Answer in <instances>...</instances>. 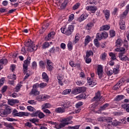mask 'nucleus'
I'll list each match as a JSON object with an SVG mask.
<instances>
[{
  "label": "nucleus",
  "mask_w": 129,
  "mask_h": 129,
  "mask_svg": "<svg viewBox=\"0 0 129 129\" xmlns=\"http://www.w3.org/2000/svg\"><path fill=\"white\" fill-rule=\"evenodd\" d=\"M109 104L106 103L103 106L101 107V110H104L106 109L107 107H108Z\"/></svg>",
  "instance_id": "nucleus-60"
},
{
  "label": "nucleus",
  "mask_w": 129,
  "mask_h": 129,
  "mask_svg": "<svg viewBox=\"0 0 129 129\" xmlns=\"http://www.w3.org/2000/svg\"><path fill=\"white\" fill-rule=\"evenodd\" d=\"M106 74L108 76H111V75H112V74H113V71L111 70H107Z\"/></svg>",
  "instance_id": "nucleus-53"
},
{
  "label": "nucleus",
  "mask_w": 129,
  "mask_h": 129,
  "mask_svg": "<svg viewBox=\"0 0 129 129\" xmlns=\"http://www.w3.org/2000/svg\"><path fill=\"white\" fill-rule=\"evenodd\" d=\"M107 56V54H106V53L104 52L101 54L100 56V58L101 59V60H103V61H104V60L106 59Z\"/></svg>",
  "instance_id": "nucleus-40"
},
{
  "label": "nucleus",
  "mask_w": 129,
  "mask_h": 129,
  "mask_svg": "<svg viewBox=\"0 0 129 129\" xmlns=\"http://www.w3.org/2000/svg\"><path fill=\"white\" fill-rule=\"evenodd\" d=\"M38 117H39V118H43V117H45V114H44L43 112L40 111L39 112V113L38 114Z\"/></svg>",
  "instance_id": "nucleus-63"
},
{
  "label": "nucleus",
  "mask_w": 129,
  "mask_h": 129,
  "mask_svg": "<svg viewBox=\"0 0 129 129\" xmlns=\"http://www.w3.org/2000/svg\"><path fill=\"white\" fill-rule=\"evenodd\" d=\"M108 37V34L106 32H103L102 33H97L96 38L98 40H102V39H106Z\"/></svg>",
  "instance_id": "nucleus-6"
},
{
  "label": "nucleus",
  "mask_w": 129,
  "mask_h": 129,
  "mask_svg": "<svg viewBox=\"0 0 129 129\" xmlns=\"http://www.w3.org/2000/svg\"><path fill=\"white\" fill-rule=\"evenodd\" d=\"M100 99H101L100 92L98 91L97 93H96L95 96L92 99V101H100Z\"/></svg>",
  "instance_id": "nucleus-14"
},
{
  "label": "nucleus",
  "mask_w": 129,
  "mask_h": 129,
  "mask_svg": "<svg viewBox=\"0 0 129 129\" xmlns=\"http://www.w3.org/2000/svg\"><path fill=\"white\" fill-rule=\"evenodd\" d=\"M46 98H47V96L45 95H40L36 97V99L40 101L41 100H46Z\"/></svg>",
  "instance_id": "nucleus-22"
},
{
  "label": "nucleus",
  "mask_w": 129,
  "mask_h": 129,
  "mask_svg": "<svg viewBox=\"0 0 129 129\" xmlns=\"http://www.w3.org/2000/svg\"><path fill=\"white\" fill-rule=\"evenodd\" d=\"M69 64L71 67H80V64H76L74 63V61H70Z\"/></svg>",
  "instance_id": "nucleus-33"
},
{
  "label": "nucleus",
  "mask_w": 129,
  "mask_h": 129,
  "mask_svg": "<svg viewBox=\"0 0 129 129\" xmlns=\"http://www.w3.org/2000/svg\"><path fill=\"white\" fill-rule=\"evenodd\" d=\"M10 113H11V109H6L1 112L0 115L1 116L6 117V116H8V114H10Z\"/></svg>",
  "instance_id": "nucleus-9"
},
{
  "label": "nucleus",
  "mask_w": 129,
  "mask_h": 129,
  "mask_svg": "<svg viewBox=\"0 0 129 129\" xmlns=\"http://www.w3.org/2000/svg\"><path fill=\"white\" fill-rule=\"evenodd\" d=\"M8 79H14V80H16L17 79V77L15 76V75H9L8 76Z\"/></svg>",
  "instance_id": "nucleus-46"
},
{
  "label": "nucleus",
  "mask_w": 129,
  "mask_h": 129,
  "mask_svg": "<svg viewBox=\"0 0 129 129\" xmlns=\"http://www.w3.org/2000/svg\"><path fill=\"white\" fill-rule=\"evenodd\" d=\"M53 65L54 63H53L51 60H47V68L49 71H52Z\"/></svg>",
  "instance_id": "nucleus-11"
},
{
  "label": "nucleus",
  "mask_w": 129,
  "mask_h": 129,
  "mask_svg": "<svg viewBox=\"0 0 129 129\" xmlns=\"http://www.w3.org/2000/svg\"><path fill=\"white\" fill-rule=\"evenodd\" d=\"M124 82V80L123 79L120 80V81L114 86V90H117V89H118V88L123 84Z\"/></svg>",
  "instance_id": "nucleus-10"
},
{
  "label": "nucleus",
  "mask_w": 129,
  "mask_h": 129,
  "mask_svg": "<svg viewBox=\"0 0 129 129\" xmlns=\"http://www.w3.org/2000/svg\"><path fill=\"white\" fill-rule=\"evenodd\" d=\"M30 115V113L26 112H21L20 117L22 116H29Z\"/></svg>",
  "instance_id": "nucleus-47"
},
{
  "label": "nucleus",
  "mask_w": 129,
  "mask_h": 129,
  "mask_svg": "<svg viewBox=\"0 0 129 129\" xmlns=\"http://www.w3.org/2000/svg\"><path fill=\"white\" fill-rule=\"evenodd\" d=\"M88 17V15L87 14H83L78 19V22H80V23H81V22H83L84 20H86Z\"/></svg>",
  "instance_id": "nucleus-15"
},
{
  "label": "nucleus",
  "mask_w": 129,
  "mask_h": 129,
  "mask_svg": "<svg viewBox=\"0 0 129 129\" xmlns=\"http://www.w3.org/2000/svg\"><path fill=\"white\" fill-rule=\"evenodd\" d=\"M119 24L121 30H124L125 29V22L124 21L120 20Z\"/></svg>",
  "instance_id": "nucleus-23"
},
{
  "label": "nucleus",
  "mask_w": 129,
  "mask_h": 129,
  "mask_svg": "<svg viewBox=\"0 0 129 129\" xmlns=\"http://www.w3.org/2000/svg\"><path fill=\"white\" fill-rule=\"evenodd\" d=\"M49 46H50V44H49L48 42H46L43 44L42 48L43 49H46V48H48Z\"/></svg>",
  "instance_id": "nucleus-49"
},
{
  "label": "nucleus",
  "mask_w": 129,
  "mask_h": 129,
  "mask_svg": "<svg viewBox=\"0 0 129 129\" xmlns=\"http://www.w3.org/2000/svg\"><path fill=\"white\" fill-rule=\"evenodd\" d=\"M47 86V84L46 83H41L39 84V87L40 88H44Z\"/></svg>",
  "instance_id": "nucleus-62"
},
{
  "label": "nucleus",
  "mask_w": 129,
  "mask_h": 129,
  "mask_svg": "<svg viewBox=\"0 0 129 129\" xmlns=\"http://www.w3.org/2000/svg\"><path fill=\"white\" fill-rule=\"evenodd\" d=\"M128 13V10H125L123 14L121 15V18L122 19H123L124 18H125V17H126V15H127V14Z\"/></svg>",
  "instance_id": "nucleus-50"
},
{
  "label": "nucleus",
  "mask_w": 129,
  "mask_h": 129,
  "mask_svg": "<svg viewBox=\"0 0 129 129\" xmlns=\"http://www.w3.org/2000/svg\"><path fill=\"white\" fill-rule=\"evenodd\" d=\"M77 98H78V99H85V98H86V95H85V94H81L77 96Z\"/></svg>",
  "instance_id": "nucleus-36"
},
{
  "label": "nucleus",
  "mask_w": 129,
  "mask_h": 129,
  "mask_svg": "<svg viewBox=\"0 0 129 129\" xmlns=\"http://www.w3.org/2000/svg\"><path fill=\"white\" fill-rule=\"evenodd\" d=\"M110 28L109 26L105 25L101 27V31H107L108 30H109Z\"/></svg>",
  "instance_id": "nucleus-34"
},
{
  "label": "nucleus",
  "mask_w": 129,
  "mask_h": 129,
  "mask_svg": "<svg viewBox=\"0 0 129 129\" xmlns=\"http://www.w3.org/2000/svg\"><path fill=\"white\" fill-rule=\"evenodd\" d=\"M5 125L7 127H9V128H12V129L14 128V127L13 126V124L12 123H5Z\"/></svg>",
  "instance_id": "nucleus-52"
},
{
  "label": "nucleus",
  "mask_w": 129,
  "mask_h": 129,
  "mask_svg": "<svg viewBox=\"0 0 129 129\" xmlns=\"http://www.w3.org/2000/svg\"><path fill=\"white\" fill-rule=\"evenodd\" d=\"M94 44L96 47H99V42H98V39L96 38L94 40Z\"/></svg>",
  "instance_id": "nucleus-48"
},
{
  "label": "nucleus",
  "mask_w": 129,
  "mask_h": 129,
  "mask_svg": "<svg viewBox=\"0 0 129 129\" xmlns=\"http://www.w3.org/2000/svg\"><path fill=\"white\" fill-rule=\"evenodd\" d=\"M74 20V14H71L69 17V22H72Z\"/></svg>",
  "instance_id": "nucleus-55"
},
{
  "label": "nucleus",
  "mask_w": 129,
  "mask_h": 129,
  "mask_svg": "<svg viewBox=\"0 0 129 129\" xmlns=\"http://www.w3.org/2000/svg\"><path fill=\"white\" fill-rule=\"evenodd\" d=\"M31 63V57L28 56L26 60L24 61L23 64V70L24 72H27V70H28V66Z\"/></svg>",
  "instance_id": "nucleus-5"
},
{
  "label": "nucleus",
  "mask_w": 129,
  "mask_h": 129,
  "mask_svg": "<svg viewBox=\"0 0 129 129\" xmlns=\"http://www.w3.org/2000/svg\"><path fill=\"white\" fill-rule=\"evenodd\" d=\"M55 111L57 113H64L65 112V109L62 107H58L56 108Z\"/></svg>",
  "instance_id": "nucleus-25"
},
{
  "label": "nucleus",
  "mask_w": 129,
  "mask_h": 129,
  "mask_svg": "<svg viewBox=\"0 0 129 129\" xmlns=\"http://www.w3.org/2000/svg\"><path fill=\"white\" fill-rule=\"evenodd\" d=\"M97 72L99 78H101L102 77V73H103L102 66L100 64L98 66Z\"/></svg>",
  "instance_id": "nucleus-12"
},
{
  "label": "nucleus",
  "mask_w": 129,
  "mask_h": 129,
  "mask_svg": "<svg viewBox=\"0 0 129 129\" xmlns=\"http://www.w3.org/2000/svg\"><path fill=\"white\" fill-rule=\"evenodd\" d=\"M76 83L77 85H78L79 86H81L85 83V81H83L82 82H81V81H77Z\"/></svg>",
  "instance_id": "nucleus-41"
},
{
  "label": "nucleus",
  "mask_w": 129,
  "mask_h": 129,
  "mask_svg": "<svg viewBox=\"0 0 129 129\" xmlns=\"http://www.w3.org/2000/svg\"><path fill=\"white\" fill-rule=\"evenodd\" d=\"M121 107H122V108H124V109H126V111H127V112H129V104H122L121 105Z\"/></svg>",
  "instance_id": "nucleus-35"
},
{
  "label": "nucleus",
  "mask_w": 129,
  "mask_h": 129,
  "mask_svg": "<svg viewBox=\"0 0 129 129\" xmlns=\"http://www.w3.org/2000/svg\"><path fill=\"white\" fill-rule=\"evenodd\" d=\"M20 101L18 99H9L8 100V104L9 105H15L16 103H19Z\"/></svg>",
  "instance_id": "nucleus-17"
},
{
  "label": "nucleus",
  "mask_w": 129,
  "mask_h": 129,
  "mask_svg": "<svg viewBox=\"0 0 129 129\" xmlns=\"http://www.w3.org/2000/svg\"><path fill=\"white\" fill-rule=\"evenodd\" d=\"M27 108L28 110H29V111H31V112H35V111H36V109H35V108H34L31 106H28L27 107Z\"/></svg>",
  "instance_id": "nucleus-39"
},
{
  "label": "nucleus",
  "mask_w": 129,
  "mask_h": 129,
  "mask_svg": "<svg viewBox=\"0 0 129 129\" xmlns=\"http://www.w3.org/2000/svg\"><path fill=\"white\" fill-rule=\"evenodd\" d=\"M48 27H49V23H47L46 25H43L42 28V32L40 30V33H41V34L44 33V32L46 31V29H47Z\"/></svg>",
  "instance_id": "nucleus-31"
},
{
  "label": "nucleus",
  "mask_w": 129,
  "mask_h": 129,
  "mask_svg": "<svg viewBox=\"0 0 129 129\" xmlns=\"http://www.w3.org/2000/svg\"><path fill=\"white\" fill-rule=\"evenodd\" d=\"M74 30V27L73 26V25H69L68 29L66 30L65 31V34L67 35V36H70V35H71L72 34Z\"/></svg>",
  "instance_id": "nucleus-8"
},
{
  "label": "nucleus",
  "mask_w": 129,
  "mask_h": 129,
  "mask_svg": "<svg viewBox=\"0 0 129 129\" xmlns=\"http://www.w3.org/2000/svg\"><path fill=\"white\" fill-rule=\"evenodd\" d=\"M30 94L36 96V95H39L40 94V91H38L37 89H32Z\"/></svg>",
  "instance_id": "nucleus-20"
},
{
  "label": "nucleus",
  "mask_w": 129,
  "mask_h": 129,
  "mask_svg": "<svg viewBox=\"0 0 129 129\" xmlns=\"http://www.w3.org/2000/svg\"><path fill=\"white\" fill-rule=\"evenodd\" d=\"M42 76L44 81H45V82H48L49 81V77H48V75L46 73L43 72L42 73Z\"/></svg>",
  "instance_id": "nucleus-27"
},
{
  "label": "nucleus",
  "mask_w": 129,
  "mask_h": 129,
  "mask_svg": "<svg viewBox=\"0 0 129 129\" xmlns=\"http://www.w3.org/2000/svg\"><path fill=\"white\" fill-rule=\"evenodd\" d=\"M123 98H124V96L122 95H118L116 96V100L119 101V100H121V99H123Z\"/></svg>",
  "instance_id": "nucleus-42"
},
{
  "label": "nucleus",
  "mask_w": 129,
  "mask_h": 129,
  "mask_svg": "<svg viewBox=\"0 0 129 129\" xmlns=\"http://www.w3.org/2000/svg\"><path fill=\"white\" fill-rule=\"evenodd\" d=\"M109 55L110 57H111L112 60H115V59H116V55L113 52H110Z\"/></svg>",
  "instance_id": "nucleus-37"
},
{
  "label": "nucleus",
  "mask_w": 129,
  "mask_h": 129,
  "mask_svg": "<svg viewBox=\"0 0 129 129\" xmlns=\"http://www.w3.org/2000/svg\"><path fill=\"white\" fill-rule=\"evenodd\" d=\"M90 41H91V37L89 35L86 36L85 39V46H87Z\"/></svg>",
  "instance_id": "nucleus-26"
},
{
  "label": "nucleus",
  "mask_w": 129,
  "mask_h": 129,
  "mask_svg": "<svg viewBox=\"0 0 129 129\" xmlns=\"http://www.w3.org/2000/svg\"><path fill=\"white\" fill-rule=\"evenodd\" d=\"M72 105V103H71V102L66 100L63 101L61 103V106H62L63 108H68L69 107H70Z\"/></svg>",
  "instance_id": "nucleus-7"
},
{
  "label": "nucleus",
  "mask_w": 129,
  "mask_h": 129,
  "mask_svg": "<svg viewBox=\"0 0 129 129\" xmlns=\"http://www.w3.org/2000/svg\"><path fill=\"white\" fill-rule=\"evenodd\" d=\"M119 58L121 61H129L128 57L126 56H123V54H119Z\"/></svg>",
  "instance_id": "nucleus-21"
},
{
  "label": "nucleus",
  "mask_w": 129,
  "mask_h": 129,
  "mask_svg": "<svg viewBox=\"0 0 129 129\" xmlns=\"http://www.w3.org/2000/svg\"><path fill=\"white\" fill-rule=\"evenodd\" d=\"M79 127H80V125H77L75 126H69L68 127H67V128L68 129H79Z\"/></svg>",
  "instance_id": "nucleus-38"
},
{
  "label": "nucleus",
  "mask_w": 129,
  "mask_h": 129,
  "mask_svg": "<svg viewBox=\"0 0 129 129\" xmlns=\"http://www.w3.org/2000/svg\"><path fill=\"white\" fill-rule=\"evenodd\" d=\"M110 123H112L113 126H116V125H118L120 124V122L117 121L116 120L114 121L113 122H110Z\"/></svg>",
  "instance_id": "nucleus-44"
},
{
  "label": "nucleus",
  "mask_w": 129,
  "mask_h": 129,
  "mask_svg": "<svg viewBox=\"0 0 129 129\" xmlns=\"http://www.w3.org/2000/svg\"><path fill=\"white\" fill-rule=\"evenodd\" d=\"M80 7V3H78L76 4L73 7V10L75 11V10H77V9H79Z\"/></svg>",
  "instance_id": "nucleus-45"
},
{
  "label": "nucleus",
  "mask_w": 129,
  "mask_h": 129,
  "mask_svg": "<svg viewBox=\"0 0 129 129\" xmlns=\"http://www.w3.org/2000/svg\"><path fill=\"white\" fill-rule=\"evenodd\" d=\"M110 36L112 38L115 36V31L114 30H110Z\"/></svg>",
  "instance_id": "nucleus-61"
},
{
  "label": "nucleus",
  "mask_w": 129,
  "mask_h": 129,
  "mask_svg": "<svg viewBox=\"0 0 129 129\" xmlns=\"http://www.w3.org/2000/svg\"><path fill=\"white\" fill-rule=\"evenodd\" d=\"M21 112H18V111L17 110L14 109L13 110L12 114L14 116H20V117H21Z\"/></svg>",
  "instance_id": "nucleus-29"
},
{
  "label": "nucleus",
  "mask_w": 129,
  "mask_h": 129,
  "mask_svg": "<svg viewBox=\"0 0 129 129\" xmlns=\"http://www.w3.org/2000/svg\"><path fill=\"white\" fill-rule=\"evenodd\" d=\"M27 102L29 104H32L33 105H35L37 103V102L34 100H28Z\"/></svg>",
  "instance_id": "nucleus-54"
},
{
  "label": "nucleus",
  "mask_w": 129,
  "mask_h": 129,
  "mask_svg": "<svg viewBox=\"0 0 129 129\" xmlns=\"http://www.w3.org/2000/svg\"><path fill=\"white\" fill-rule=\"evenodd\" d=\"M91 55H93V52L91 50L87 51L86 52V57H90V56H91Z\"/></svg>",
  "instance_id": "nucleus-51"
},
{
  "label": "nucleus",
  "mask_w": 129,
  "mask_h": 129,
  "mask_svg": "<svg viewBox=\"0 0 129 129\" xmlns=\"http://www.w3.org/2000/svg\"><path fill=\"white\" fill-rule=\"evenodd\" d=\"M122 45V40L118 39L116 42V46L117 47H120Z\"/></svg>",
  "instance_id": "nucleus-32"
},
{
  "label": "nucleus",
  "mask_w": 129,
  "mask_h": 129,
  "mask_svg": "<svg viewBox=\"0 0 129 129\" xmlns=\"http://www.w3.org/2000/svg\"><path fill=\"white\" fill-rule=\"evenodd\" d=\"M86 10H87V11H89L91 13H95L97 8L96 7L89 6L86 7Z\"/></svg>",
  "instance_id": "nucleus-13"
},
{
  "label": "nucleus",
  "mask_w": 129,
  "mask_h": 129,
  "mask_svg": "<svg viewBox=\"0 0 129 129\" xmlns=\"http://www.w3.org/2000/svg\"><path fill=\"white\" fill-rule=\"evenodd\" d=\"M25 45L26 47H28L27 51L28 52H34L38 49V46L34 44V42H32L31 39H29L26 42H25Z\"/></svg>",
  "instance_id": "nucleus-2"
},
{
  "label": "nucleus",
  "mask_w": 129,
  "mask_h": 129,
  "mask_svg": "<svg viewBox=\"0 0 129 129\" xmlns=\"http://www.w3.org/2000/svg\"><path fill=\"white\" fill-rule=\"evenodd\" d=\"M68 48L69 51L72 50V49H73V44H72V42L71 41H69L68 42Z\"/></svg>",
  "instance_id": "nucleus-30"
},
{
  "label": "nucleus",
  "mask_w": 129,
  "mask_h": 129,
  "mask_svg": "<svg viewBox=\"0 0 129 129\" xmlns=\"http://www.w3.org/2000/svg\"><path fill=\"white\" fill-rule=\"evenodd\" d=\"M54 36H55V32H51L49 34H48L47 36H46L45 39L47 41H49V40H51V39H53Z\"/></svg>",
  "instance_id": "nucleus-18"
},
{
  "label": "nucleus",
  "mask_w": 129,
  "mask_h": 129,
  "mask_svg": "<svg viewBox=\"0 0 129 129\" xmlns=\"http://www.w3.org/2000/svg\"><path fill=\"white\" fill-rule=\"evenodd\" d=\"M8 63V60L6 58L2 59L0 60V70L3 68V65H6Z\"/></svg>",
  "instance_id": "nucleus-19"
},
{
  "label": "nucleus",
  "mask_w": 129,
  "mask_h": 129,
  "mask_svg": "<svg viewBox=\"0 0 129 129\" xmlns=\"http://www.w3.org/2000/svg\"><path fill=\"white\" fill-rule=\"evenodd\" d=\"M91 78L88 77L87 78L88 84L91 86V87H93V86H95V85H96V82L95 81L93 80V78L94 77V73L91 74Z\"/></svg>",
  "instance_id": "nucleus-4"
},
{
  "label": "nucleus",
  "mask_w": 129,
  "mask_h": 129,
  "mask_svg": "<svg viewBox=\"0 0 129 129\" xmlns=\"http://www.w3.org/2000/svg\"><path fill=\"white\" fill-rule=\"evenodd\" d=\"M21 87H22V85L18 84L15 88L16 92H19L20 91V89H21Z\"/></svg>",
  "instance_id": "nucleus-56"
},
{
  "label": "nucleus",
  "mask_w": 129,
  "mask_h": 129,
  "mask_svg": "<svg viewBox=\"0 0 129 129\" xmlns=\"http://www.w3.org/2000/svg\"><path fill=\"white\" fill-rule=\"evenodd\" d=\"M70 120H71L70 117H67L61 119L59 124L58 122H53L52 121H48V123H50V124H52V125H54L55 128L59 129L66 126V125H68V124H70V122H69Z\"/></svg>",
  "instance_id": "nucleus-1"
},
{
  "label": "nucleus",
  "mask_w": 129,
  "mask_h": 129,
  "mask_svg": "<svg viewBox=\"0 0 129 129\" xmlns=\"http://www.w3.org/2000/svg\"><path fill=\"white\" fill-rule=\"evenodd\" d=\"M70 92H71V89H66L62 92V94H63V95H66L69 94Z\"/></svg>",
  "instance_id": "nucleus-43"
},
{
  "label": "nucleus",
  "mask_w": 129,
  "mask_h": 129,
  "mask_svg": "<svg viewBox=\"0 0 129 129\" xmlns=\"http://www.w3.org/2000/svg\"><path fill=\"white\" fill-rule=\"evenodd\" d=\"M103 12L105 16V18L106 19V20H108V19L109 18V16H110L109 10H103Z\"/></svg>",
  "instance_id": "nucleus-24"
},
{
  "label": "nucleus",
  "mask_w": 129,
  "mask_h": 129,
  "mask_svg": "<svg viewBox=\"0 0 129 129\" xmlns=\"http://www.w3.org/2000/svg\"><path fill=\"white\" fill-rule=\"evenodd\" d=\"M21 54H23V55H25V54H27V50H26V48L25 47H23L21 49Z\"/></svg>",
  "instance_id": "nucleus-59"
},
{
  "label": "nucleus",
  "mask_w": 129,
  "mask_h": 129,
  "mask_svg": "<svg viewBox=\"0 0 129 129\" xmlns=\"http://www.w3.org/2000/svg\"><path fill=\"white\" fill-rule=\"evenodd\" d=\"M119 71V69L118 68H115L113 69V73L114 74H117Z\"/></svg>",
  "instance_id": "nucleus-57"
},
{
  "label": "nucleus",
  "mask_w": 129,
  "mask_h": 129,
  "mask_svg": "<svg viewBox=\"0 0 129 129\" xmlns=\"http://www.w3.org/2000/svg\"><path fill=\"white\" fill-rule=\"evenodd\" d=\"M52 106L49 103H46L42 105V109H46V108H51Z\"/></svg>",
  "instance_id": "nucleus-28"
},
{
  "label": "nucleus",
  "mask_w": 129,
  "mask_h": 129,
  "mask_svg": "<svg viewBox=\"0 0 129 129\" xmlns=\"http://www.w3.org/2000/svg\"><path fill=\"white\" fill-rule=\"evenodd\" d=\"M40 112V110L36 111L35 112H33V113H32L31 115L32 116H37V115H39Z\"/></svg>",
  "instance_id": "nucleus-58"
},
{
  "label": "nucleus",
  "mask_w": 129,
  "mask_h": 129,
  "mask_svg": "<svg viewBox=\"0 0 129 129\" xmlns=\"http://www.w3.org/2000/svg\"><path fill=\"white\" fill-rule=\"evenodd\" d=\"M80 77H81V78H83L84 79V80H85L86 78H85V74H84V73L83 72H81L80 73Z\"/></svg>",
  "instance_id": "nucleus-64"
},
{
  "label": "nucleus",
  "mask_w": 129,
  "mask_h": 129,
  "mask_svg": "<svg viewBox=\"0 0 129 129\" xmlns=\"http://www.w3.org/2000/svg\"><path fill=\"white\" fill-rule=\"evenodd\" d=\"M116 52H120L119 55H123L125 53V48L124 47H120L117 48L115 49Z\"/></svg>",
  "instance_id": "nucleus-16"
},
{
  "label": "nucleus",
  "mask_w": 129,
  "mask_h": 129,
  "mask_svg": "<svg viewBox=\"0 0 129 129\" xmlns=\"http://www.w3.org/2000/svg\"><path fill=\"white\" fill-rule=\"evenodd\" d=\"M85 91H86V88L85 87H78L74 89L72 91V93L76 95V94H79V93L85 92Z\"/></svg>",
  "instance_id": "nucleus-3"
}]
</instances>
